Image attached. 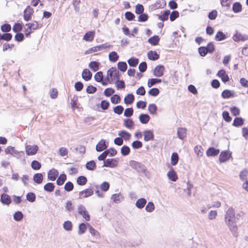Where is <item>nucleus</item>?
<instances>
[{
    "label": "nucleus",
    "mask_w": 248,
    "mask_h": 248,
    "mask_svg": "<svg viewBox=\"0 0 248 248\" xmlns=\"http://www.w3.org/2000/svg\"><path fill=\"white\" fill-rule=\"evenodd\" d=\"M224 221L232 235L236 237L238 235V227L236 224L234 209L232 207L229 208L226 212Z\"/></svg>",
    "instance_id": "1"
},
{
    "label": "nucleus",
    "mask_w": 248,
    "mask_h": 248,
    "mask_svg": "<svg viewBox=\"0 0 248 248\" xmlns=\"http://www.w3.org/2000/svg\"><path fill=\"white\" fill-rule=\"evenodd\" d=\"M120 79L119 72L115 67H111L107 71V80L109 83L118 81Z\"/></svg>",
    "instance_id": "2"
},
{
    "label": "nucleus",
    "mask_w": 248,
    "mask_h": 248,
    "mask_svg": "<svg viewBox=\"0 0 248 248\" xmlns=\"http://www.w3.org/2000/svg\"><path fill=\"white\" fill-rule=\"evenodd\" d=\"M111 46H112L109 45V44L105 43V44H102L101 45L92 47L89 48V49L85 51V54H90L93 52H97L98 51L102 50L103 49H105L107 48H110Z\"/></svg>",
    "instance_id": "3"
},
{
    "label": "nucleus",
    "mask_w": 248,
    "mask_h": 248,
    "mask_svg": "<svg viewBox=\"0 0 248 248\" xmlns=\"http://www.w3.org/2000/svg\"><path fill=\"white\" fill-rule=\"evenodd\" d=\"M129 164L133 169L139 172H145L146 170V167L140 162L132 160L130 161Z\"/></svg>",
    "instance_id": "4"
},
{
    "label": "nucleus",
    "mask_w": 248,
    "mask_h": 248,
    "mask_svg": "<svg viewBox=\"0 0 248 248\" xmlns=\"http://www.w3.org/2000/svg\"><path fill=\"white\" fill-rule=\"evenodd\" d=\"M38 147L36 145H27L25 146V151L28 155H32L36 154L38 150Z\"/></svg>",
    "instance_id": "5"
},
{
    "label": "nucleus",
    "mask_w": 248,
    "mask_h": 248,
    "mask_svg": "<svg viewBox=\"0 0 248 248\" xmlns=\"http://www.w3.org/2000/svg\"><path fill=\"white\" fill-rule=\"evenodd\" d=\"M78 213L81 215L83 218L87 221H89L90 219V216L89 215L86 208L82 205H79L78 206Z\"/></svg>",
    "instance_id": "6"
},
{
    "label": "nucleus",
    "mask_w": 248,
    "mask_h": 248,
    "mask_svg": "<svg viewBox=\"0 0 248 248\" xmlns=\"http://www.w3.org/2000/svg\"><path fill=\"white\" fill-rule=\"evenodd\" d=\"M33 12V9L31 8L30 6H28L24 11V19L26 21L31 20Z\"/></svg>",
    "instance_id": "7"
},
{
    "label": "nucleus",
    "mask_w": 248,
    "mask_h": 248,
    "mask_svg": "<svg viewBox=\"0 0 248 248\" xmlns=\"http://www.w3.org/2000/svg\"><path fill=\"white\" fill-rule=\"evenodd\" d=\"M93 194V189L92 188H89L85 189L79 193V198H86L90 196H91Z\"/></svg>",
    "instance_id": "8"
},
{
    "label": "nucleus",
    "mask_w": 248,
    "mask_h": 248,
    "mask_svg": "<svg viewBox=\"0 0 248 248\" xmlns=\"http://www.w3.org/2000/svg\"><path fill=\"white\" fill-rule=\"evenodd\" d=\"M118 165V161L115 158H108L104 161L103 167L114 168Z\"/></svg>",
    "instance_id": "9"
},
{
    "label": "nucleus",
    "mask_w": 248,
    "mask_h": 248,
    "mask_svg": "<svg viewBox=\"0 0 248 248\" xmlns=\"http://www.w3.org/2000/svg\"><path fill=\"white\" fill-rule=\"evenodd\" d=\"M59 175V172L57 170L52 169L47 173L48 179L50 181H55Z\"/></svg>",
    "instance_id": "10"
},
{
    "label": "nucleus",
    "mask_w": 248,
    "mask_h": 248,
    "mask_svg": "<svg viewBox=\"0 0 248 248\" xmlns=\"http://www.w3.org/2000/svg\"><path fill=\"white\" fill-rule=\"evenodd\" d=\"M165 68L162 65H157L155 69L154 75L157 77H160L163 75Z\"/></svg>",
    "instance_id": "11"
},
{
    "label": "nucleus",
    "mask_w": 248,
    "mask_h": 248,
    "mask_svg": "<svg viewBox=\"0 0 248 248\" xmlns=\"http://www.w3.org/2000/svg\"><path fill=\"white\" fill-rule=\"evenodd\" d=\"M144 140L145 141L152 140L154 139V135L153 132L151 130H145L143 132Z\"/></svg>",
    "instance_id": "12"
},
{
    "label": "nucleus",
    "mask_w": 248,
    "mask_h": 248,
    "mask_svg": "<svg viewBox=\"0 0 248 248\" xmlns=\"http://www.w3.org/2000/svg\"><path fill=\"white\" fill-rule=\"evenodd\" d=\"M25 26L27 27V28L25 29V31H28V30L31 31L32 30H35L39 27L38 23L36 21H34L32 23H27Z\"/></svg>",
    "instance_id": "13"
},
{
    "label": "nucleus",
    "mask_w": 248,
    "mask_h": 248,
    "mask_svg": "<svg viewBox=\"0 0 248 248\" xmlns=\"http://www.w3.org/2000/svg\"><path fill=\"white\" fill-rule=\"evenodd\" d=\"M107 146L106 144V141L104 140H101L96 146V150L97 152H101L106 150Z\"/></svg>",
    "instance_id": "14"
},
{
    "label": "nucleus",
    "mask_w": 248,
    "mask_h": 248,
    "mask_svg": "<svg viewBox=\"0 0 248 248\" xmlns=\"http://www.w3.org/2000/svg\"><path fill=\"white\" fill-rule=\"evenodd\" d=\"M217 75L221 78V80L224 83H226L229 80V78L228 75L226 74V72L223 69L219 70Z\"/></svg>",
    "instance_id": "15"
},
{
    "label": "nucleus",
    "mask_w": 248,
    "mask_h": 248,
    "mask_svg": "<svg viewBox=\"0 0 248 248\" xmlns=\"http://www.w3.org/2000/svg\"><path fill=\"white\" fill-rule=\"evenodd\" d=\"M0 201L4 204L9 205L11 202V199L8 194L3 193L1 195Z\"/></svg>",
    "instance_id": "16"
},
{
    "label": "nucleus",
    "mask_w": 248,
    "mask_h": 248,
    "mask_svg": "<svg viewBox=\"0 0 248 248\" xmlns=\"http://www.w3.org/2000/svg\"><path fill=\"white\" fill-rule=\"evenodd\" d=\"M92 77V73L88 69H85L83 70L82 73V78L85 81H89L90 80Z\"/></svg>",
    "instance_id": "17"
},
{
    "label": "nucleus",
    "mask_w": 248,
    "mask_h": 248,
    "mask_svg": "<svg viewBox=\"0 0 248 248\" xmlns=\"http://www.w3.org/2000/svg\"><path fill=\"white\" fill-rule=\"evenodd\" d=\"M230 157V155L227 151H223L219 155V160L220 162H224L227 161Z\"/></svg>",
    "instance_id": "18"
},
{
    "label": "nucleus",
    "mask_w": 248,
    "mask_h": 248,
    "mask_svg": "<svg viewBox=\"0 0 248 248\" xmlns=\"http://www.w3.org/2000/svg\"><path fill=\"white\" fill-rule=\"evenodd\" d=\"M177 136L180 139L183 140L186 136V129L183 127L178 128Z\"/></svg>",
    "instance_id": "19"
},
{
    "label": "nucleus",
    "mask_w": 248,
    "mask_h": 248,
    "mask_svg": "<svg viewBox=\"0 0 248 248\" xmlns=\"http://www.w3.org/2000/svg\"><path fill=\"white\" fill-rule=\"evenodd\" d=\"M111 199L115 203H118L124 200V197L120 193L114 194L111 196Z\"/></svg>",
    "instance_id": "20"
},
{
    "label": "nucleus",
    "mask_w": 248,
    "mask_h": 248,
    "mask_svg": "<svg viewBox=\"0 0 248 248\" xmlns=\"http://www.w3.org/2000/svg\"><path fill=\"white\" fill-rule=\"evenodd\" d=\"M219 153L218 149H216L214 147L209 148L207 152L206 155L208 156H213L217 155Z\"/></svg>",
    "instance_id": "21"
},
{
    "label": "nucleus",
    "mask_w": 248,
    "mask_h": 248,
    "mask_svg": "<svg viewBox=\"0 0 248 248\" xmlns=\"http://www.w3.org/2000/svg\"><path fill=\"white\" fill-rule=\"evenodd\" d=\"M150 119L149 115L147 114H141L139 116V120L141 123L146 124L148 123Z\"/></svg>",
    "instance_id": "22"
},
{
    "label": "nucleus",
    "mask_w": 248,
    "mask_h": 248,
    "mask_svg": "<svg viewBox=\"0 0 248 248\" xmlns=\"http://www.w3.org/2000/svg\"><path fill=\"white\" fill-rule=\"evenodd\" d=\"M221 95L223 98H229L234 97V93L233 92L229 90H225L222 92Z\"/></svg>",
    "instance_id": "23"
},
{
    "label": "nucleus",
    "mask_w": 248,
    "mask_h": 248,
    "mask_svg": "<svg viewBox=\"0 0 248 248\" xmlns=\"http://www.w3.org/2000/svg\"><path fill=\"white\" fill-rule=\"evenodd\" d=\"M33 180L35 183L37 184H40L43 181V175L41 173H35L33 176Z\"/></svg>",
    "instance_id": "24"
},
{
    "label": "nucleus",
    "mask_w": 248,
    "mask_h": 248,
    "mask_svg": "<svg viewBox=\"0 0 248 248\" xmlns=\"http://www.w3.org/2000/svg\"><path fill=\"white\" fill-rule=\"evenodd\" d=\"M148 57L150 60L155 61L159 59V56L156 51L151 50L148 53Z\"/></svg>",
    "instance_id": "25"
},
{
    "label": "nucleus",
    "mask_w": 248,
    "mask_h": 248,
    "mask_svg": "<svg viewBox=\"0 0 248 248\" xmlns=\"http://www.w3.org/2000/svg\"><path fill=\"white\" fill-rule=\"evenodd\" d=\"M248 39V36L246 35H243L241 34L240 33L236 32L235 34H234L233 36V39L235 41H245Z\"/></svg>",
    "instance_id": "26"
},
{
    "label": "nucleus",
    "mask_w": 248,
    "mask_h": 248,
    "mask_svg": "<svg viewBox=\"0 0 248 248\" xmlns=\"http://www.w3.org/2000/svg\"><path fill=\"white\" fill-rule=\"evenodd\" d=\"M100 64L99 62L93 61L89 64V67L93 72H96L99 69Z\"/></svg>",
    "instance_id": "27"
},
{
    "label": "nucleus",
    "mask_w": 248,
    "mask_h": 248,
    "mask_svg": "<svg viewBox=\"0 0 248 248\" xmlns=\"http://www.w3.org/2000/svg\"><path fill=\"white\" fill-rule=\"evenodd\" d=\"M134 96L132 93L128 94L124 98V102L126 105L131 104L134 101Z\"/></svg>",
    "instance_id": "28"
},
{
    "label": "nucleus",
    "mask_w": 248,
    "mask_h": 248,
    "mask_svg": "<svg viewBox=\"0 0 248 248\" xmlns=\"http://www.w3.org/2000/svg\"><path fill=\"white\" fill-rule=\"evenodd\" d=\"M147 201L144 198H140L138 199L136 202V206L139 209H141L144 207Z\"/></svg>",
    "instance_id": "29"
},
{
    "label": "nucleus",
    "mask_w": 248,
    "mask_h": 248,
    "mask_svg": "<svg viewBox=\"0 0 248 248\" xmlns=\"http://www.w3.org/2000/svg\"><path fill=\"white\" fill-rule=\"evenodd\" d=\"M118 135L123 139L127 140H129L131 138V134L126 131H120L118 133Z\"/></svg>",
    "instance_id": "30"
},
{
    "label": "nucleus",
    "mask_w": 248,
    "mask_h": 248,
    "mask_svg": "<svg viewBox=\"0 0 248 248\" xmlns=\"http://www.w3.org/2000/svg\"><path fill=\"white\" fill-rule=\"evenodd\" d=\"M12 38V35L10 33H0V41L1 40H4L8 42L10 41Z\"/></svg>",
    "instance_id": "31"
},
{
    "label": "nucleus",
    "mask_w": 248,
    "mask_h": 248,
    "mask_svg": "<svg viewBox=\"0 0 248 248\" xmlns=\"http://www.w3.org/2000/svg\"><path fill=\"white\" fill-rule=\"evenodd\" d=\"M108 58L110 62H116L119 59V56L115 51H112L109 53Z\"/></svg>",
    "instance_id": "32"
},
{
    "label": "nucleus",
    "mask_w": 248,
    "mask_h": 248,
    "mask_svg": "<svg viewBox=\"0 0 248 248\" xmlns=\"http://www.w3.org/2000/svg\"><path fill=\"white\" fill-rule=\"evenodd\" d=\"M94 36V33L93 31H89L87 32L83 37V39L87 41H92L93 40Z\"/></svg>",
    "instance_id": "33"
},
{
    "label": "nucleus",
    "mask_w": 248,
    "mask_h": 248,
    "mask_svg": "<svg viewBox=\"0 0 248 248\" xmlns=\"http://www.w3.org/2000/svg\"><path fill=\"white\" fill-rule=\"evenodd\" d=\"M159 38L157 35H155L148 39V42L153 46H156L158 44Z\"/></svg>",
    "instance_id": "34"
},
{
    "label": "nucleus",
    "mask_w": 248,
    "mask_h": 248,
    "mask_svg": "<svg viewBox=\"0 0 248 248\" xmlns=\"http://www.w3.org/2000/svg\"><path fill=\"white\" fill-rule=\"evenodd\" d=\"M54 188L55 186L52 183H47L44 186V190L49 192L53 191Z\"/></svg>",
    "instance_id": "35"
},
{
    "label": "nucleus",
    "mask_w": 248,
    "mask_h": 248,
    "mask_svg": "<svg viewBox=\"0 0 248 248\" xmlns=\"http://www.w3.org/2000/svg\"><path fill=\"white\" fill-rule=\"evenodd\" d=\"M96 166V163L93 160L90 161L86 164V168L90 170H94Z\"/></svg>",
    "instance_id": "36"
},
{
    "label": "nucleus",
    "mask_w": 248,
    "mask_h": 248,
    "mask_svg": "<svg viewBox=\"0 0 248 248\" xmlns=\"http://www.w3.org/2000/svg\"><path fill=\"white\" fill-rule=\"evenodd\" d=\"M167 175L169 178L173 182H175L178 178L176 172L173 170L169 171Z\"/></svg>",
    "instance_id": "37"
},
{
    "label": "nucleus",
    "mask_w": 248,
    "mask_h": 248,
    "mask_svg": "<svg viewBox=\"0 0 248 248\" xmlns=\"http://www.w3.org/2000/svg\"><path fill=\"white\" fill-rule=\"evenodd\" d=\"M87 182L86 177L84 176H80L77 179V184L80 186L85 185Z\"/></svg>",
    "instance_id": "38"
},
{
    "label": "nucleus",
    "mask_w": 248,
    "mask_h": 248,
    "mask_svg": "<svg viewBox=\"0 0 248 248\" xmlns=\"http://www.w3.org/2000/svg\"><path fill=\"white\" fill-rule=\"evenodd\" d=\"M24 215L21 211H16L13 215L14 219L16 221H21L23 218Z\"/></svg>",
    "instance_id": "39"
},
{
    "label": "nucleus",
    "mask_w": 248,
    "mask_h": 248,
    "mask_svg": "<svg viewBox=\"0 0 248 248\" xmlns=\"http://www.w3.org/2000/svg\"><path fill=\"white\" fill-rule=\"evenodd\" d=\"M226 38V35L221 31H218L215 36V40L217 41H221Z\"/></svg>",
    "instance_id": "40"
},
{
    "label": "nucleus",
    "mask_w": 248,
    "mask_h": 248,
    "mask_svg": "<svg viewBox=\"0 0 248 248\" xmlns=\"http://www.w3.org/2000/svg\"><path fill=\"white\" fill-rule=\"evenodd\" d=\"M66 180V176L65 174H61L58 178L56 183L59 186L62 185Z\"/></svg>",
    "instance_id": "41"
},
{
    "label": "nucleus",
    "mask_w": 248,
    "mask_h": 248,
    "mask_svg": "<svg viewBox=\"0 0 248 248\" xmlns=\"http://www.w3.org/2000/svg\"><path fill=\"white\" fill-rule=\"evenodd\" d=\"M161 82V79L158 78H151L148 80L147 85L149 87H151L156 83H160Z\"/></svg>",
    "instance_id": "42"
},
{
    "label": "nucleus",
    "mask_w": 248,
    "mask_h": 248,
    "mask_svg": "<svg viewBox=\"0 0 248 248\" xmlns=\"http://www.w3.org/2000/svg\"><path fill=\"white\" fill-rule=\"evenodd\" d=\"M63 229L67 231H70L72 230L73 225L70 221L67 220L63 224Z\"/></svg>",
    "instance_id": "43"
},
{
    "label": "nucleus",
    "mask_w": 248,
    "mask_h": 248,
    "mask_svg": "<svg viewBox=\"0 0 248 248\" xmlns=\"http://www.w3.org/2000/svg\"><path fill=\"white\" fill-rule=\"evenodd\" d=\"M170 14V10L165 11L162 15L159 16L158 18L162 21H166L168 20Z\"/></svg>",
    "instance_id": "44"
},
{
    "label": "nucleus",
    "mask_w": 248,
    "mask_h": 248,
    "mask_svg": "<svg viewBox=\"0 0 248 248\" xmlns=\"http://www.w3.org/2000/svg\"><path fill=\"white\" fill-rule=\"evenodd\" d=\"M13 155L18 159H23L25 157L24 152L23 151H18L16 150L14 151Z\"/></svg>",
    "instance_id": "45"
},
{
    "label": "nucleus",
    "mask_w": 248,
    "mask_h": 248,
    "mask_svg": "<svg viewBox=\"0 0 248 248\" xmlns=\"http://www.w3.org/2000/svg\"><path fill=\"white\" fill-rule=\"evenodd\" d=\"M242 10V5L240 3L236 2L232 5V10L234 13L240 12Z\"/></svg>",
    "instance_id": "46"
},
{
    "label": "nucleus",
    "mask_w": 248,
    "mask_h": 248,
    "mask_svg": "<svg viewBox=\"0 0 248 248\" xmlns=\"http://www.w3.org/2000/svg\"><path fill=\"white\" fill-rule=\"evenodd\" d=\"M26 199L29 202H33L36 200V195L33 192H29L26 195Z\"/></svg>",
    "instance_id": "47"
},
{
    "label": "nucleus",
    "mask_w": 248,
    "mask_h": 248,
    "mask_svg": "<svg viewBox=\"0 0 248 248\" xmlns=\"http://www.w3.org/2000/svg\"><path fill=\"white\" fill-rule=\"evenodd\" d=\"M243 123L244 121L241 117H236L233 121V125L235 126H239L243 125Z\"/></svg>",
    "instance_id": "48"
},
{
    "label": "nucleus",
    "mask_w": 248,
    "mask_h": 248,
    "mask_svg": "<svg viewBox=\"0 0 248 248\" xmlns=\"http://www.w3.org/2000/svg\"><path fill=\"white\" fill-rule=\"evenodd\" d=\"M128 64L132 67H136L138 64L139 60L135 58H131L127 61Z\"/></svg>",
    "instance_id": "49"
},
{
    "label": "nucleus",
    "mask_w": 248,
    "mask_h": 248,
    "mask_svg": "<svg viewBox=\"0 0 248 248\" xmlns=\"http://www.w3.org/2000/svg\"><path fill=\"white\" fill-rule=\"evenodd\" d=\"M118 69L122 72H125L127 69V64L125 62H120L117 64Z\"/></svg>",
    "instance_id": "50"
},
{
    "label": "nucleus",
    "mask_w": 248,
    "mask_h": 248,
    "mask_svg": "<svg viewBox=\"0 0 248 248\" xmlns=\"http://www.w3.org/2000/svg\"><path fill=\"white\" fill-rule=\"evenodd\" d=\"M178 155L176 153H172L171 156V164L174 166L177 164L178 161Z\"/></svg>",
    "instance_id": "51"
},
{
    "label": "nucleus",
    "mask_w": 248,
    "mask_h": 248,
    "mask_svg": "<svg viewBox=\"0 0 248 248\" xmlns=\"http://www.w3.org/2000/svg\"><path fill=\"white\" fill-rule=\"evenodd\" d=\"M248 176V170L247 169H244V170L240 172L239 177L241 180L244 181L247 180Z\"/></svg>",
    "instance_id": "52"
},
{
    "label": "nucleus",
    "mask_w": 248,
    "mask_h": 248,
    "mask_svg": "<svg viewBox=\"0 0 248 248\" xmlns=\"http://www.w3.org/2000/svg\"><path fill=\"white\" fill-rule=\"evenodd\" d=\"M94 78L96 81L98 82H100L101 81H102V80L103 79V75L102 72L99 71L97 72L95 74Z\"/></svg>",
    "instance_id": "53"
},
{
    "label": "nucleus",
    "mask_w": 248,
    "mask_h": 248,
    "mask_svg": "<svg viewBox=\"0 0 248 248\" xmlns=\"http://www.w3.org/2000/svg\"><path fill=\"white\" fill-rule=\"evenodd\" d=\"M87 229V226L84 223H80L78 226V233L79 234H82L84 233Z\"/></svg>",
    "instance_id": "54"
},
{
    "label": "nucleus",
    "mask_w": 248,
    "mask_h": 248,
    "mask_svg": "<svg viewBox=\"0 0 248 248\" xmlns=\"http://www.w3.org/2000/svg\"><path fill=\"white\" fill-rule=\"evenodd\" d=\"M31 168L34 170H39L41 167V164L36 160H33L31 163Z\"/></svg>",
    "instance_id": "55"
},
{
    "label": "nucleus",
    "mask_w": 248,
    "mask_h": 248,
    "mask_svg": "<svg viewBox=\"0 0 248 248\" xmlns=\"http://www.w3.org/2000/svg\"><path fill=\"white\" fill-rule=\"evenodd\" d=\"M194 151L198 156H202L203 151V149L201 146H196L194 148Z\"/></svg>",
    "instance_id": "56"
},
{
    "label": "nucleus",
    "mask_w": 248,
    "mask_h": 248,
    "mask_svg": "<svg viewBox=\"0 0 248 248\" xmlns=\"http://www.w3.org/2000/svg\"><path fill=\"white\" fill-rule=\"evenodd\" d=\"M124 125L128 128H132L134 125V122L131 119H126L124 121Z\"/></svg>",
    "instance_id": "57"
},
{
    "label": "nucleus",
    "mask_w": 248,
    "mask_h": 248,
    "mask_svg": "<svg viewBox=\"0 0 248 248\" xmlns=\"http://www.w3.org/2000/svg\"><path fill=\"white\" fill-rule=\"evenodd\" d=\"M130 151V150L128 146L124 145L122 147L121 152L123 155L125 156L129 154Z\"/></svg>",
    "instance_id": "58"
},
{
    "label": "nucleus",
    "mask_w": 248,
    "mask_h": 248,
    "mask_svg": "<svg viewBox=\"0 0 248 248\" xmlns=\"http://www.w3.org/2000/svg\"><path fill=\"white\" fill-rule=\"evenodd\" d=\"M157 107L155 104H151L148 106V110L151 114H154L156 113Z\"/></svg>",
    "instance_id": "59"
},
{
    "label": "nucleus",
    "mask_w": 248,
    "mask_h": 248,
    "mask_svg": "<svg viewBox=\"0 0 248 248\" xmlns=\"http://www.w3.org/2000/svg\"><path fill=\"white\" fill-rule=\"evenodd\" d=\"M159 90L158 88H154L151 89H150L149 92L148 93L153 96H156L158 95L159 93Z\"/></svg>",
    "instance_id": "60"
},
{
    "label": "nucleus",
    "mask_w": 248,
    "mask_h": 248,
    "mask_svg": "<svg viewBox=\"0 0 248 248\" xmlns=\"http://www.w3.org/2000/svg\"><path fill=\"white\" fill-rule=\"evenodd\" d=\"M142 146V143L140 141L135 140L132 143V147L134 149H139Z\"/></svg>",
    "instance_id": "61"
},
{
    "label": "nucleus",
    "mask_w": 248,
    "mask_h": 248,
    "mask_svg": "<svg viewBox=\"0 0 248 248\" xmlns=\"http://www.w3.org/2000/svg\"><path fill=\"white\" fill-rule=\"evenodd\" d=\"M155 209V205L153 202H149L145 207V210L148 212H152Z\"/></svg>",
    "instance_id": "62"
},
{
    "label": "nucleus",
    "mask_w": 248,
    "mask_h": 248,
    "mask_svg": "<svg viewBox=\"0 0 248 248\" xmlns=\"http://www.w3.org/2000/svg\"><path fill=\"white\" fill-rule=\"evenodd\" d=\"M144 11V7L142 5L140 4H138L136 6V9H135V13L137 14H142Z\"/></svg>",
    "instance_id": "63"
},
{
    "label": "nucleus",
    "mask_w": 248,
    "mask_h": 248,
    "mask_svg": "<svg viewBox=\"0 0 248 248\" xmlns=\"http://www.w3.org/2000/svg\"><path fill=\"white\" fill-rule=\"evenodd\" d=\"M74 188V185L73 183L70 181L66 183L64 186V189L67 191H71Z\"/></svg>",
    "instance_id": "64"
}]
</instances>
